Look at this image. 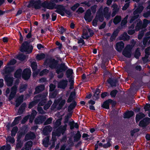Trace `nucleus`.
I'll list each match as a JSON object with an SVG mask.
<instances>
[{
	"instance_id": "nucleus-1",
	"label": "nucleus",
	"mask_w": 150,
	"mask_h": 150,
	"mask_svg": "<svg viewBox=\"0 0 150 150\" xmlns=\"http://www.w3.org/2000/svg\"><path fill=\"white\" fill-rule=\"evenodd\" d=\"M33 49L32 46L25 42L22 44L20 48V50L22 52H25L27 53H30L32 52Z\"/></svg>"
},
{
	"instance_id": "nucleus-23",
	"label": "nucleus",
	"mask_w": 150,
	"mask_h": 150,
	"mask_svg": "<svg viewBox=\"0 0 150 150\" xmlns=\"http://www.w3.org/2000/svg\"><path fill=\"white\" fill-rule=\"evenodd\" d=\"M75 96V93L74 92H72L67 100L68 102H71L74 99Z\"/></svg>"
},
{
	"instance_id": "nucleus-29",
	"label": "nucleus",
	"mask_w": 150,
	"mask_h": 150,
	"mask_svg": "<svg viewBox=\"0 0 150 150\" xmlns=\"http://www.w3.org/2000/svg\"><path fill=\"white\" fill-rule=\"evenodd\" d=\"M76 105V103L75 101H73V103H72L69 106L68 110H71L73 109L75 107Z\"/></svg>"
},
{
	"instance_id": "nucleus-59",
	"label": "nucleus",
	"mask_w": 150,
	"mask_h": 150,
	"mask_svg": "<svg viewBox=\"0 0 150 150\" xmlns=\"http://www.w3.org/2000/svg\"><path fill=\"white\" fill-rule=\"evenodd\" d=\"M52 119L51 118H50L47 120L45 123L46 125H47L50 124L52 122Z\"/></svg>"
},
{
	"instance_id": "nucleus-64",
	"label": "nucleus",
	"mask_w": 150,
	"mask_h": 150,
	"mask_svg": "<svg viewBox=\"0 0 150 150\" xmlns=\"http://www.w3.org/2000/svg\"><path fill=\"white\" fill-rule=\"evenodd\" d=\"M11 149V146L10 145H7L6 146L4 150H10Z\"/></svg>"
},
{
	"instance_id": "nucleus-57",
	"label": "nucleus",
	"mask_w": 150,
	"mask_h": 150,
	"mask_svg": "<svg viewBox=\"0 0 150 150\" xmlns=\"http://www.w3.org/2000/svg\"><path fill=\"white\" fill-rule=\"evenodd\" d=\"M129 5V3H127L125 4L122 8V10H126L128 7Z\"/></svg>"
},
{
	"instance_id": "nucleus-42",
	"label": "nucleus",
	"mask_w": 150,
	"mask_h": 150,
	"mask_svg": "<svg viewBox=\"0 0 150 150\" xmlns=\"http://www.w3.org/2000/svg\"><path fill=\"white\" fill-rule=\"evenodd\" d=\"M48 72V71L47 69H44L40 73V76L43 75L47 74Z\"/></svg>"
},
{
	"instance_id": "nucleus-56",
	"label": "nucleus",
	"mask_w": 150,
	"mask_h": 150,
	"mask_svg": "<svg viewBox=\"0 0 150 150\" xmlns=\"http://www.w3.org/2000/svg\"><path fill=\"white\" fill-rule=\"evenodd\" d=\"M60 150H70V149L69 148H67L65 145H64L61 147Z\"/></svg>"
},
{
	"instance_id": "nucleus-21",
	"label": "nucleus",
	"mask_w": 150,
	"mask_h": 150,
	"mask_svg": "<svg viewBox=\"0 0 150 150\" xmlns=\"http://www.w3.org/2000/svg\"><path fill=\"white\" fill-rule=\"evenodd\" d=\"M23 99V96H22L19 98L16 101V107H18L22 102Z\"/></svg>"
},
{
	"instance_id": "nucleus-60",
	"label": "nucleus",
	"mask_w": 150,
	"mask_h": 150,
	"mask_svg": "<svg viewBox=\"0 0 150 150\" xmlns=\"http://www.w3.org/2000/svg\"><path fill=\"white\" fill-rule=\"evenodd\" d=\"M29 117H30V116H26L24 118V119H23V120L22 121V123H24L26 121L28 120V118Z\"/></svg>"
},
{
	"instance_id": "nucleus-46",
	"label": "nucleus",
	"mask_w": 150,
	"mask_h": 150,
	"mask_svg": "<svg viewBox=\"0 0 150 150\" xmlns=\"http://www.w3.org/2000/svg\"><path fill=\"white\" fill-rule=\"evenodd\" d=\"M79 4H76L71 7V9L73 11L75 10L77 8L79 7Z\"/></svg>"
},
{
	"instance_id": "nucleus-11",
	"label": "nucleus",
	"mask_w": 150,
	"mask_h": 150,
	"mask_svg": "<svg viewBox=\"0 0 150 150\" xmlns=\"http://www.w3.org/2000/svg\"><path fill=\"white\" fill-rule=\"evenodd\" d=\"M91 11L90 10H88L84 16V18L87 21H90L91 20Z\"/></svg>"
},
{
	"instance_id": "nucleus-31",
	"label": "nucleus",
	"mask_w": 150,
	"mask_h": 150,
	"mask_svg": "<svg viewBox=\"0 0 150 150\" xmlns=\"http://www.w3.org/2000/svg\"><path fill=\"white\" fill-rule=\"evenodd\" d=\"M144 108L146 111H149L148 116L150 117V104H147L144 107Z\"/></svg>"
},
{
	"instance_id": "nucleus-26",
	"label": "nucleus",
	"mask_w": 150,
	"mask_h": 150,
	"mask_svg": "<svg viewBox=\"0 0 150 150\" xmlns=\"http://www.w3.org/2000/svg\"><path fill=\"white\" fill-rule=\"evenodd\" d=\"M35 136L34 134L33 133H31L29 134H27L25 137L26 139H30L33 138Z\"/></svg>"
},
{
	"instance_id": "nucleus-4",
	"label": "nucleus",
	"mask_w": 150,
	"mask_h": 150,
	"mask_svg": "<svg viewBox=\"0 0 150 150\" xmlns=\"http://www.w3.org/2000/svg\"><path fill=\"white\" fill-rule=\"evenodd\" d=\"M103 8L101 7L99 10L98 12V14L96 15L95 18L93 21L92 23L93 25L94 26H96L97 25V19H99L100 21L101 22L103 21V18L101 14H99V13L101 12L102 11Z\"/></svg>"
},
{
	"instance_id": "nucleus-54",
	"label": "nucleus",
	"mask_w": 150,
	"mask_h": 150,
	"mask_svg": "<svg viewBox=\"0 0 150 150\" xmlns=\"http://www.w3.org/2000/svg\"><path fill=\"white\" fill-rule=\"evenodd\" d=\"M50 91H52L55 88V86L52 84L50 85Z\"/></svg>"
},
{
	"instance_id": "nucleus-49",
	"label": "nucleus",
	"mask_w": 150,
	"mask_h": 150,
	"mask_svg": "<svg viewBox=\"0 0 150 150\" xmlns=\"http://www.w3.org/2000/svg\"><path fill=\"white\" fill-rule=\"evenodd\" d=\"M149 23V21L146 19H144L143 24V26L144 28H145L147 24Z\"/></svg>"
},
{
	"instance_id": "nucleus-12",
	"label": "nucleus",
	"mask_w": 150,
	"mask_h": 150,
	"mask_svg": "<svg viewBox=\"0 0 150 150\" xmlns=\"http://www.w3.org/2000/svg\"><path fill=\"white\" fill-rule=\"evenodd\" d=\"M5 80L6 81L7 85L8 86H10L11 85L13 81L12 78L8 76H7L5 77Z\"/></svg>"
},
{
	"instance_id": "nucleus-24",
	"label": "nucleus",
	"mask_w": 150,
	"mask_h": 150,
	"mask_svg": "<svg viewBox=\"0 0 150 150\" xmlns=\"http://www.w3.org/2000/svg\"><path fill=\"white\" fill-rule=\"evenodd\" d=\"M49 140V138L47 137L43 141V145L46 147L48 146V142Z\"/></svg>"
},
{
	"instance_id": "nucleus-58",
	"label": "nucleus",
	"mask_w": 150,
	"mask_h": 150,
	"mask_svg": "<svg viewBox=\"0 0 150 150\" xmlns=\"http://www.w3.org/2000/svg\"><path fill=\"white\" fill-rule=\"evenodd\" d=\"M44 129L46 130L47 132H50L52 130V128L50 127L49 126H47Z\"/></svg>"
},
{
	"instance_id": "nucleus-36",
	"label": "nucleus",
	"mask_w": 150,
	"mask_h": 150,
	"mask_svg": "<svg viewBox=\"0 0 150 150\" xmlns=\"http://www.w3.org/2000/svg\"><path fill=\"white\" fill-rule=\"evenodd\" d=\"M73 73V70L72 69H68L67 72V77H69Z\"/></svg>"
},
{
	"instance_id": "nucleus-8",
	"label": "nucleus",
	"mask_w": 150,
	"mask_h": 150,
	"mask_svg": "<svg viewBox=\"0 0 150 150\" xmlns=\"http://www.w3.org/2000/svg\"><path fill=\"white\" fill-rule=\"evenodd\" d=\"M67 81L66 80H63L60 82L58 84V87L64 88L67 86Z\"/></svg>"
},
{
	"instance_id": "nucleus-15",
	"label": "nucleus",
	"mask_w": 150,
	"mask_h": 150,
	"mask_svg": "<svg viewBox=\"0 0 150 150\" xmlns=\"http://www.w3.org/2000/svg\"><path fill=\"white\" fill-rule=\"evenodd\" d=\"M45 88V86L43 85H42L37 86L35 88V93H39L40 91H42Z\"/></svg>"
},
{
	"instance_id": "nucleus-20",
	"label": "nucleus",
	"mask_w": 150,
	"mask_h": 150,
	"mask_svg": "<svg viewBox=\"0 0 150 150\" xmlns=\"http://www.w3.org/2000/svg\"><path fill=\"white\" fill-rule=\"evenodd\" d=\"M32 145V142L31 141L27 142L25 145V150H30V148Z\"/></svg>"
},
{
	"instance_id": "nucleus-61",
	"label": "nucleus",
	"mask_w": 150,
	"mask_h": 150,
	"mask_svg": "<svg viewBox=\"0 0 150 150\" xmlns=\"http://www.w3.org/2000/svg\"><path fill=\"white\" fill-rule=\"evenodd\" d=\"M84 11V10L82 8H79L77 12H78L79 13H82Z\"/></svg>"
},
{
	"instance_id": "nucleus-44",
	"label": "nucleus",
	"mask_w": 150,
	"mask_h": 150,
	"mask_svg": "<svg viewBox=\"0 0 150 150\" xmlns=\"http://www.w3.org/2000/svg\"><path fill=\"white\" fill-rule=\"evenodd\" d=\"M117 93V91L113 90L110 93V95L112 97H115Z\"/></svg>"
},
{
	"instance_id": "nucleus-6",
	"label": "nucleus",
	"mask_w": 150,
	"mask_h": 150,
	"mask_svg": "<svg viewBox=\"0 0 150 150\" xmlns=\"http://www.w3.org/2000/svg\"><path fill=\"white\" fill-rule=\"evenodd\" d=\"M150 121V118L148 117L145 118L143 120L140 122L139 125L142 127L145 126L149 123Z\"/></svg>"
},
{
	"instance_id": "nucleus-35",
	"label": "nucleus",
	"mask_w": 150,
	"mask_h": 150,
	"mask_svg": "<svg viewBox=\"0 0 150 150\" xmlns=\"http://www.w3.org/2000/svg\"><path fill=\"white\" fill-rule=\"evenodd\" d=\"M32 69L33 71H35L37 68V64L35 62H33L31 63V66Z\"/></svg>"
},
{
	"instance_id": "nucleus-14",
	"label": "nucleus",
	"mask_w": 150,
	"mask_h": 150,
	"mask_svg": "<svg viewBox=\"0 0 150 150\" xmlns=\"http://www.w3.org/2000/svg\"><path fill=\"white\" fill-rule=\"evenodd\" d=\"M134 115V112L133 111H130L127 112L124 115V118H129L132 116Z\"/></svg>"
},
{
	"instance_id": "nucleus-10",
	"label": "nucleus",
	"mask_w": 150,
	"mask_h": 150,
	"mask_svg": "<svg viewBox=\"0 0 150 150\" xmlns=\"http://www.w3.org/2000/svg\"><path fill=\"white\" fill-rule=\"evenodd\" d=\"M17 87L15 86L12 88L11 92L10 95L9 99L10 100H11L14 97L16 93Z\"/></svg>"
},
{
	"instance_id": "nucleus-9",
	"label": "nucleus",
	"mask_w": 150,
	"mask_h": 150,
	"mask_svg": "<svg viewBox=\"0 0 150 150\" xmlns=\"http://www.w3.org/2000/svg\"><path fill=\"white\" fill-rule=\"evenodd\" d=\"M66 69L65 67H63L60 68L59 69H57V72L58 74L60 75H59L58 76V77L59 78H61L62 77L63 74V71L65 70Z\"/></svg>"
},
{
	"instance_id": "nucleus-43",
	"label": "nucleus",
	"mask_w": 150,
	"mask_h": 150,
	"mask_svg": "<svg viewBox=\"0 0 150 150\" xmlns=\"http://www.w3.org/2000/svg\"><path fill=\"white\" fill-rule=\"evenodd\" d=\"M140 54L139 52V50H136L135 54V57L137 58H138V57L140 55Z\"/></svg>"
},
{
	"instance_id": "nucleus-40",
	"label": "nucleus",
	"mask_w": 150,
	"mask_h": 150,
	"mask_svg": "<svg viewBox=\"0 0 150 150\" xmlns=\"http://www.w3.org/2000/svg\"><path fill=\"white\" fill-rule=\"evenodd\" d=\"M82 37L83 39H87L89 37V36L88 33L83 32V34Z\"/></svg>"
},
{
	"instance_id": "nucleus-22",
	"label": "nucleus",
	"mask_w": 150,
	"mask_h": 150,
	"mask_svg": "<svg viewBox=\"0 0 150 150\" xmlns=\"http://www.w3.org/2000/svg\"><path fill=\"white\" fill-rule=\"evenodd\" d=\"M121 19V17L119 16H116L113 20V22L115 24L119 23Z\"/></svg>"
},
{
	"instance_id": "nucleus-52",
	"label": "nucleus",
	"mask_w": 150,
	"mask_h": 150,
	"mask_svg": "<svg viewBox=\"0 0 150 150\" xmlns=\"http://www.w3.org/2000/svg\"><path fill=\"white\" fill-rule=\"evenodd\" d=\"M123 36H125V37H122L121 38V39L125 40L126 39H127L129 38V36L128 35H127L126 33L124 34L123 35Z\"/></svg>"
},
{
	"instance_id": "nucleus-38",
	"label": "nucleus",
	"mask_w": 150,
	"mask_h": 150,
	"mask_svg": "<svg viewBox=\"0 0 150 150\" xmlns=\"http://www.w3.org/2000/svg\"><path fill=\"white\" fill-rule=\"evenodd\" d=\"M37 112L36 111L33 110L32 111L31 116H30V118H31L33 119L34 118L35 116L37 114Z\"/></svg>"
},
{
	"instance_id": "nucleus-55",
	"label": "nucleus",
	"mask_w": 150,
	"mask_h": 150,
	"mask_svg": "<svg viewBox=\"0 0 150 150\" xmlns=\"http://www.w3.org/2000/svg\"><path fill=\"white\" fill-rule=\"evenodd\" d=\"M42 16L44 19H47L49 18V15L48 13H47L46 15H45V14H42Z\"/></svg>"
},
{
	"instance_id": "nucleus-7",
	"label": "nucleus",
	"mask_w": 150,
	"mask_h": 150,
	"mask_svg": "<svg viewBox=\"0 0 150 150\" xmlns=\"http://www.w3.org/2000/svg\"><path fill=\"white\" fill-rule=\"evenodd\" d=\"M124 47V44L122 42L117 43L116 44V49L118 51H121Z\"/></svg>"
},
{
	"instance_id": "nucleus-27",
	"label": "nucleus",
	"mask_w": 150,
	"mask_h": 150,
	"mask_svg": "<svg viewBox=\"0 0 150 150\" xmlns=\"http://www.w3.org/2000/svg\"><path fill=\"white\" fill-rule=\"evenodd\" d=\"M45 57V55L43 54H38L36 57V59L38 60H40L44 58Z\"/></svg>"
},
{
	"instance_id": "nucleus-50",
	"label": "nucleus",
	"mask_w": 150,
	"mask_h": 150,
	"mask_svg": "<svg viewBox=\"0 0 150 150\" xmlns=\"http://www.w3.org/2000/svg\"><path fill=\"white\" fill-rule=\"evenodd\" d=\"M56 96V93L53 92H51L50 93L49 96L50 98H54Z\"/></svg>"
},
{
	"instance_id": "nucleus-62",
	"label": "nucleus",
	"mask_w": 150,
	"mask_h": 150,
	"mask_svg": "<svg viewBox=\"0 0 150 150\" xmlns=\"http://www.w3.org/2000/svg\"><path fill=\"white\" fill-rule=\"evenodd\" d=\"M78 43H81L82 45H83L84 43V40L80 38L79 40L78 41Z\"/></svg>"
},
{
	"instance_id": "nucleus-63",
	"label": "nucleus",
	"mask_w": 150,
	"mask_h": 150,
	"mask_svg": "<svg viewBox=\"0 0 150 150\" xmlns=\"http://www.w3.org/2000/svg\"><path fill=\"white\" fill-rule=\"evenodd\" d=\"M82 137L83 138H85V140L87 139V137H89V135L85 133H84L83 134Z\"/></svg>"
},
{
	"instance_id": "nucleus-19",
	"label": "nucleus",
	"mask_w": 150,
	"mask_h": 150,
	"mask_svg": "<svg viewBox=\"0 0 150 150\" xmlns=\"http://www.w3.org/2000/svg\"><path fill=\"white\" fill-rule=\"evenodd\" d=\"M100 92V90L98 89H96L95 93H94L93 97L94 99H96L99 98V93Z\"/></svg>"
},
{
	"instance_id": "nucleus-30",
	"label": "nucleus",
	"mask_w": 150,
	"mask_h": 150,
	"mask_svg": "<svg viewBox=\"0 0 150 150\" xmlns=\"http://www.w3.org/2000/svg\"><path fill=\"white\" fill-rule=\"evenodd\" d=\"M20 117H16L13 122L12 125V126L14 125H15L17 124L18 122L21 119Z\"/></svg>"
},
{
	"instance_id": "nucleus-37",
	"label": "nucleus",
	"mask_w": 150,
	"mask_h": 150,
	"mask_svg": "<svg viewBox=\"0 0 150 150\" xmlns=\"http://www.w3.org/2000/svg\"><path fill=\"white\" fill-rule=\"evenodd\" d=\"M81 137V135L80 134L79 132L78 131L74 137V140H78Z\"/></svg>"
},
{
	"instance_id": "nucleus-28",
	"label": "nucleus",
	"mask_w": 150,
	"mask_h": 150,
	"mask_svg": "<svg viewBox=\"0 0 150 150\" xmlns=\"http://www.w3.org/2000/svg\"><path fill=\"white\" fill-rule=\"evenodd\" d=\"M41 2L40 0H37L35 2V7L36 9L39 8L41 6Z\"/></svg>"
},
{
	"instance_id": "nucleus-17",
	"label": "nucleus",
	"mask_w": 150,
	"mask_h": 150,
	"mask_svg": "<svg viewBox=\"0 0 150 150\" xmlns=\"http://www.w3.org/2000/svg\"><path fill=\"white\" fill-rule=\"evenodd\" d=\"M123 54L126 57H130L131 56V53L129 51L125 49L123 52Z\"/></svg>"
},
{
	"instance_id": "nucleus-25",
	"label": "nucleus",
	"mask_w": 150,
	"mask_h": 150,
	"mask_svg": "<svg viewBox=\"0 0 150 150\" xmlns=\"http://www.w3.org/2000/svg\"><path fill=\"white\" fill-rule=\"evenodd\" d=\"M22 70L21 69L18 70L15 74V76L16 78H19L21 76Z\"/></svg>"
},
{
	"instance_id": "nucleus-33",
	"label": "nucleus",
	"mask_w": 150,
	"mask_h": 150,
	"mask_svg": "<svg viewBox=\"0 0 150 150\" xmlns=\"http://www.w3.org/2000/svg\"><path fill=\"white\" fill-rule=\"evenodd\" d=\"M6 141L7 142H10L11 143H13L15 142L14 138L10 136L7 137Z\"/></svg>"
},
{
	"instance_id": "nucleus-2",
	"label": "nucleus",
	"mask_w": 150,
	"mask_h": 150,
	"mask_svg": "<svg viewBox=\"0 0 150 150\" xmlns=\"http://www.w3.org/2000/svg\"><path fill=\"white\" fill-rule=\"evenodd\" d=\"M63 0H51L50 1H46L43 3V5L45 7L49 9H52L56 3L59 1H62Z\"/></svg>"
},
{
	"instance_id": "nucleus-45",
	"label": "nucleus",
	"mask_w": 150,
	"mask_h": 150,
	"mask_svg": "<svg viewBox=\"0 0 150 150\" xmlns=\"http://www.w3.org/2000/svg\"><path fill=\"white\" fill-rule=\"evenodd\" d=\"M17 58L19 60L22 61L25 59V57L23 55H20L18 56Z\"/></svg>"
},
{
	"instance_id": "nucleus-47",
	"label": "nucleus",
	"mask_w": 150,
	"mask_h": 150,
	"mask_svg": "<svg viewBox=\"0 0 150 150\" xmlns=\"http://www.w3.org/2000/svg\"><path fill=\"white\" fill-rule=\"evenodd\" d=\"M112 8H113V10L115 11H118L119 8H118L116 4H114L112 6Z\"/></svg>"
},
{
	"instance_id": "nucleus-39",
	"label": "nucleus",
	"mask_w": 150,
	"mask_h": 150,
	"mask_svg": "<svg viewBox=\"0 0 150 150\" xmlns=\"http://www.w3.org/2000/svg\"><path fill=\"white\" fill-rule=\"evenodd\" d=\"M128 18V16H127L124 18V19L122 21L121 23L122 25H123L126 23L127 22V20Z\"/></svg>"
},
{
	"instance_id": "nucleus-53",
	"label": "nucleus",
	"mask_w": 150,
	"mask_h": 150,
	"mask_svg": "<svg viewBox=\"0 0 150 150\" xmlns=\"http://www.w3.org/2000/svg\"><path fill=\"white\" fill-rule=\"evenodd\" d=\"M36 103L35 101L32 102L30 103L29 105V108H31L34 105H35Z\"/></svg>"
},
{
	"instance_id": "nucleus-13",
	"label": "nucleus",
	"mask_w": 150,
	"mask_h": 150,
	"mask_svg": "<svg viewBox=\"0 0 150 150\" xmlns=\"http://www.w3.org/2000/svg\"><path fill=\"white\" fill-rule=\"evenodd\" d=\"M58 8L55 11L62 16H63L64 13L63 11L64 10V7L62 5H58L57 6Z\"/></svg>"
},
{
	"instance_id": "nucleus-16",
	"label": "nucleus",
	"mask_w": 150,
	"mask_h": 150,
	"mask_svg": "<svg viewBox=\"0 0 150 150\" xmlns=\"http://www.w3.org/2000/svg\"><path fill=\"white\" fill-rule=\"evenodd\" d=\"M145 115L142 113H139L136 116V120L137 122H138L140 119L144 117Z\"/></svg>"
},
{
	"instance_id": "nucleus-32",
	"label": "nucleus",
	"mask_w": 150,
	"mask_h": 150,
	"mask_svg": "<svg viewBox=\"0 0 150 150\" xmlns=\"http://www.w3.org/2000/svg\"><path fill=\"white\" fill-rule=\"evenodd\" d=\"M18 130V128L16 127H13L11 131V135L12 136H15Z\"/></svg>"
},
{
	"instance_id": "nucleus-5",
	"label": "nucleus",
	"mask_w": 150,
	"mask_h": 150,
	"mask_svg": "<svg viewBox=\"0 0 150 150\" xmlns=\"http://www.w3.org/2000/svg\"><path fill=\"white\" fill-rule=\"evenodd\" d=\"M31 70L29 69H25L22 74L23 78L25 80H27L29 78L31 75Z\"/></svg>"
},
{
	"instance_id": "nucleus-41",
	"label": "nucleus",
	"mask_w": 150,
	"mask_h": 150,
	"mask_svg": "<svg viewBox=\"0 0 150 150\" xmlns=\"http://www.w3.org/2000/svg\"><path fill=\"white\" fill-rule=\"evenodd\" d=\"M16 62V61L14 59L11 60L9 63L8 64V65H12L15 64Z\"/></svg>"
},
{
	"instance_id": "nucleus-51",
	"label": "nucleus",
	"mask_w": 150,
	"mask_h": 150,
	"mask_svg": "<svg viewBox=\"0 0 150 150\" xmlns=\"http://www.w3.org/2000/svg\"><path fill=\"white\" fill-rule=\"evenodd\" d=\"M56 14L54 13H53L52 16V21H55V20L56 19Z\"/></svg>"
},
{
	"instance_id": "nucleus-48",
	"label": "nucleus",
	"mask_w": 150,
	"mask_h": 150,
	"mask_svg": "<svg viewBox=\"0 0 150 150\" xmlns=\"http://www.w3.org/2000/svg\"><path fill=\"white\" fill-rule=\"evenodd\" d=\"M108 7H105L104 9V14L105 15V14L106 13H107V15H109L110 16V15L109 14H108L107 13H108ZM105 18H107L106 16H105Z\"/></svg>"
},
{
	"instance_id": "nucleus-34",
	"label": "nucleus",
	"mask_w": 150,
	"mask_h": 150,
	"mask_svg": "<svg viewBox=\"0 0 150 150\" xmlns=\"http://www.w3.org/2000/svg\"><path fill=\"white\" fill-rule=\"evenodd\" d=\"M52 103V102L50 100L48 102V104L46 105H45L44 107V109L45 110H46L48 109L50 107V105H51V104Z\"/></svg>"
},
{
	"instance_id": "nucleus-18",
	"label": "nucleus",
	"mask_w": 150,
	"mask_h": 150,
	"mask_svg": "<svg viewBox=\"0 0 150 150\" xmlns=\"http://www.w3.org/2000/svg\"><path fill=\"white\" fill-rule=\"evenodd\" d=\"M112 101V100H108L104 102L102 105V106L103 108H106V109H108L109 108V103H110Z\"/></svg>"
},
{
	"instance_id": "nucleus-3",
	"label": "nucleus",
	"mask_w": 150,
	"mask_h": 150,
	"mask_svg": "<svg viewBox=\"0 0 150 150\" xmlns=\"http://www.w3.org/2000/svg\"><path fill=\"white\" fill-rule=\"evenodd\" d=\"M143 9V6H140L138 8L135 10L134 12V17L131 18L130 21V23H132L135 19L138 17L139 14L142 11Z\"/></svg>"
}]
</instances>
